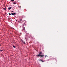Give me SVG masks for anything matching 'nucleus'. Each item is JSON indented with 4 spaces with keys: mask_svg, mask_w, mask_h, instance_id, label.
Returning <instances> with one entry per match:
<instances>
[{
    "mask_svg": "<svg viewBox=\"0 0 67 67\" xmlns=\"http://www.w3.org/2000/svg\"><path fill=\"white\" fill-rule=\"evenodd\" d=\"M25 26H26V24H25V23H24V24H23V30L24 31L25 30Z\"/></svg>",
    "mask_w": 67,
    "mask_h": 67,
    "instance_id": "obj_1",
    "label": "nucleus"
},
{
    "mask_svg": "<svg viewBox=\"0 0 67 67\" xmlns=\"http://www.w3.org/2000/svg\"><path fill=\"white\" fill-rule=\"evenodd\" d=\"M42 54V52H40L39 53V54L37 55V56H39V57L40 56V55H41V54Z\"/></svg>",
    "mask_w": 67,
    "mask_h": 67,
    "instance_id": "obj_2",
    "label": "nucleus"
},
{
    "mask_svg": "<svg viewBox=\"0 0 67 67\" xmlns=\"http://www.w3.org/2000/svg\"><path fill=\"white\" fill-rule=\"evenodd\" d=\"M11 14H12V15H15V14H15V13H12Z\"/></svg>",
    "mask_w": 67,
    "mask_h": 67,
    "instance_id": "obj_3",
    "label": "nucleus"
},
{
    "mask_svg": "<svg viewBox=\"0 0 67 67\" xmlns=\"http://www.w3.org/2000/svg\"><path fill=\"white\" fill-rule=\"evenodd\" d=\"M40 57H44V55H40Z\"/></svg>",
    "mask_w": 67,
    "mask_h": 67,
    "instance_id": "obj_4",
    "label": "nucleus"
},
{
    "mask_svg": "<svg viewBox=\"0 0 67 67\" xmlns=\"http://www.w3.org/2000/svg\"><path fill=\"white\" fill-rule=\"evenodd\" d=\"M10 20H11V18H8V21H10Z\"/></svg>",
    "mask_w": 67,
    "mask_h": 67,
    "instance_id": "obj_5",
    "label": "nucleus"
},
{
    "mask_svg": "<svg viewBox=\"0 0 67 67\" xmlns=\"http://www.w3.org/2000/svg\"><path fill=\"white\" fill-rule=\"evenodd\" d=\"M12 9V7H9L8 8V10H10V9Z\"/></svg>",
    "mask_w": 67,
    "mask_h": 67,
    "instance_id": "obj_6",
    "label": "nucleus"
},
{
    "mask_svg": "<svg viewBox=\"0 0 67 67\" xmlns=\"http://www.w3.org/2000/svg\"><path fill=\"white\" fill-rule=\"evenodd\" d=\"M21 41H22V42H24V44H25V42H24V41H23V40H21Z\"/></svg>",
    "mask_w": 67,
    "mask_h": 67,
    "instance_id": "obj_7",
    "label": "nucleus"
},
{
    "mask_svg": "<svg viewBox=\"0 0 67 67\" xmlns=\"http://www.w3.org/2000/svg\"><path fill=\"white\" fill-rule=\"evenodd\" d=\"M12 2H13L14 1V0H11Z\"/></svg>",
    "mask_w": 67,
    "mask_h": 67,
    "instance_id": "obj_8",
    "label": "nucleus"
},
{
    "mask_svg": "<svg viewBox=\"0 0 67 67\" xmlns=\"http://www.w3.org/2000/svg\"><path fill=\"white\" fill-rule=\"evenodd\" d=\"M13 47H14V48H15V46H14V45H13Z\"/></svg>",
    "mask_w": 67,
    "mask_h": 67,
    "instance_id": "obj_9",
    "label": "nucleus"
},
{
    "mask_svg": "<svg viewBox=\"0 0 67 67\" xmlns=\"http://www.w3.org/2000/svg\"><path fill=\"white\" fill-rule=\"evenodd\" d=\"M46 57H48V56L47 55H45V58H46Z\"/></svg>",
    "mask_w": 67,
    "mask_h": 67,
    "instance_id": "obj_10",
    "label": "nucleus"
},
{
    "mask_svg": "<svg viewBox=\"0 0 67 67\" xmlns=\"http://www.w3.org/2000/svg\"><path fill=\"white\" fill-rule=\"evenodd\" d=\"M40 61H42V60H41V59H40L39 60Z\"/></svg>",
    "mask_w": 67,
    "mask_h": 67,
    "instance_id": "obj_11",
    "label": "nucleus"
},
{
    "mask_svg": "<svg viewBox=\"0 0 67 67\" xmlns=\"http://www.w3.org/2000/svg\"><path fill=\"white\" fill-rule=\"evenodd\" d=\"M3 51V50L2 49L1 50V52H2Z\"/></svg>",
    "mask_w": 67,
    "mask_h": 67,
    "instance_id": "obj_12",
    "label": "nucleus"
},
{
    "mask_svg": "<svg viewBox=\"0 0 67 67\" xmlns=\"http://www.w3.org/2000/svg\"><path fill=\"white\" fill-rule=\"evenodd\" d=\"M21 21H22V19H21L20 20V22H21Z\"/></svg>",
    "mask_w": 67,
    "mask_h": 67,
    "instance_id": "obj_13",
    "label": "nucleus"
},
{
    "mask_svg": "<svg viewBox=\"0 0 67 67\" xmlns=\"http://www.w3.org/2000/svg\"><path fill=\"white\" fill-rule=\"evenodd\" d=\"M8 14H9V15H11V14H10V13H9Z\"/></svg>",
    "mask_w": 67,
    "mask_h": 67,
    "instance_id": "obj_14",
    "label": "nucleus"
},
{
    "mask_svg": "<svg viewBox=\"0 0 67 67\" xmlns=\"http://www.w3.org/2000/svg\"><path fill=\"white\" fill-rule=\"evenodd\" d=\"M13 3V4H15V2H14V3Z\"/></svg>",
    "mask_w": 67,
    "mask_h": 67,
    "instance_id": "obj_15",
    "label": "nucleus"
},
{
    "mask_svg": "<svg viewBox=\"0 0 67 67\" xmlns=\"http://www.w3.org/2000/svg\"><path fill=\"white\" fill-rule=\"evenodd\" d=\"M6 10V8H4V10Z\"/></svg>",
    "mask_w": 67,
    "mask_h": 67,
    "instance_id": "obj_16",
    "label": "nucleus"
},
{
    "mask_svg": "<svg viewBox=\"0 0 67 67\" xmlns=\"http://www.w3.org/2000/svg\"><path fill=\"white\" fill-rule=\"evenodd\" d=\"M41 62H44V61H43L42 60V61H41Z\"/></svg>",
    "mask_w": 67,
    "mask_h": 67,
    "instance_id": "obj_17",
    "label": "nucleus"
},
{
    "mask_svg": "<svg viewBox=\"0 0 67 67\" xmlns=\"http://www.w3.org/2000/svg\"><path fill=\"white\" fill-rule=\"evenodd\" d=\"M12 12H13V11H12Z\"/></svg>",
    "mask_w": 67,
    "mask_h": 67,
    "instance_id": "obj_18",
    "label": "nucleus"
},
{
    "mask_svg": "<svg viewBox=\"0 0 67 67\" xmlns=\"http://www.w3.org/2000/svg\"><path fill=\"white\" fill-rule=\"evenodd\" d=\"M47 60H49V59Z\"/></svg>",
    "mask_w": 67,
    "mask_h": 67,
    "instance_id": "obj_19",
    "label": "nucleus"
},
{
    "mask_svg": "<svg viewBox=\"0 0 67 67\" xmlns=\"http://www.w3.org/2000/svg\"><path fill=\"white\" fill-rule=\"evenodd\" d=\"M19 8H20V7H19Z\"/></svg>",
    "mask_w": 67,
    "mask_h": 67,
    "instance_id": "obj_20",
    "label": "nucleus"
},
{
    "mask_svg": "<svg viewBox=\"0 0 67 67\" xmlns=\"http://www.w3.org/2000/svg\"><path fill=\"white\" fill-rule=\"evenodd\" d=\"M16 21H17V20H16Z\"/></svg>",
    "mask_w": 67,
    "mask_h": 67,
    "instance_id": "obj_21",
    "label": "nucleus"
},
{
    "mask_svg": "<svg viewBox=\"0 0 67 67\" xmlns=\"http://www.w3.org/2000/svg\"><path fill=\"white\" fill-rule=\"evenodd\" d=\"M20 34H21L20 33Z\"/></svg>",
    "mask_w": 67,
    "mask_h": 67,
    "instance_id": "obj_22",
    "label": "nucleus"
},
{
    "mask_svg": "<svg viewBox=\"0 0 67 67\" xmlns=\"http://www.w3.org/2000/svg\"><path fill=\"white\" fill-rule=\"evenodd\" d=\"M18 13L19 14V13Z\"/></svg>",
    "mask_w": 67,
    "mask_h": 67,
    "instance_id": "obj_23",
    "label": "nucleus"
},
{
    "mask_svg": "<svg viewBox=\"0 0 67 67\" xmlns=\"http://www.w3.org/2000/svg\"><path fill=\"white\" fill-rule=\"evenodd\" d=\"M19 22V21H18Z\"/></svg>",
    "mask_w": 67,
    "mask_h": 67,
    "instance_id": "obj_24",
    "label": "nucleus"
}]
</instances>
